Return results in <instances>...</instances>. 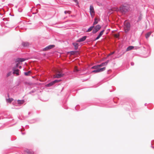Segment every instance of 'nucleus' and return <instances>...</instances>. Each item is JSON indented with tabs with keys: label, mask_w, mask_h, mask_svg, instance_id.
<instances>
[{
	"label": "nucleus",
	"mask_w": 154,
	"mask_h": 154,
	"mask_svg": "<svg viewBox=\"0 0 154 154\" xmlns=\"http://www.w3.org/2000/svg\"><path fill=\"white\" fill-rule=\"evenodd\" d=\"M129 8L128 6L121 5L119 8V10L122 13L124 14H125L126 13L129 11Z\"/></svg>",
	"instance_id": "obj_1"
},
{
	"label": "nucleus",
	"mask_w": 154,
	"mask_h": 154,
	"mask_svg": "<svg viewBox=\"0 0 154 154\" xmlns=\"http://www.w3.org/2000/svg\"><path fill=\"white\" fill-rule=\"evenodd\" d=\"M124 32L127 33L130 30L131 27V23L129 22H127L124 23Z\"/></svg>",
	"instance_id": "obj_2"
},
{
	"label": "nucleus",
	"mask_w": 154,
	"mask_h": 154,
	"mask_svg": "<svg viewBox=\"0 0 154 154\" xmlns=\"http://www.w3.org/2000/svg\"><path fill=\"white\" fill-rule=\"evenodd\" d=\"M94 27V29L93 30L92 33L93 34L96 33L101 28V26L100 25H96Z\"/></svg>",
	"instance_id": "obj_3"
},
{
	"label": "nucleus",
	"mask_w": 154,
	"mask_h": 154,
	"mask_svg": "<svg viewBox=\"0 0 154 154\" xmlns=\"http://www.w3.org/2000/svg\"><path fill=\"white\" fill-rule=\"evenodd\" d=\"M55 47V45H50L43 48L42 51H47L54 48Z\"/></svg>",
	"instance_id": "obj_4"
},
{
	"label": "nucleus",
	"mask_w": 154,
	"mask_h": 154,
	"mask_svg": "<svg viewBox=\"0 0 154 154\" xmlns=\"http://www.w3.org/2000/svg\"><path fill=\"white\" fill-rule=\"evenodd\" d=\"M87 38V36L86 35H84L82 36L81 38H79L78 40L76 41V42H84L85 40Z\"/></svg>",
	"instance_id": "obj_5"
},
{
	"label": "nucleus",
	"mask_w": 154,
	"mask_h": 154,
	"mask_svg": "<svg viewBox=\"0 0 154 154\" xmlns=\"http://www.w3.org/2000/svg\"><path fill=\"white\" fill-rule=\"evenodd\" d=\"M13 73L16 74V76L20 75V70L18 69H16L15 68H12Z\"/></svg>",
	"instance_id": "obj_6"
},
{
	"label": "nucleus",
	"mask_w": 154,
	"mask_h": 154,
	"mask_svg": "<svg viewBox=\"0 0 154 154\" xmlns=\"http://www.w3.org/2000/svg\"><path fill=\"white\" fill-rule=\"evenodd\" d=\"M26 60V59L24 58H18L16 60L15 62L20 63Z\"/></svg>",
	"instance_id": "obj_7"
},
{
	"label": "nucleus",
	"mask_w": 154,
	"mask_h": 154,
	"mask_svg": "<svg viewBox=\"0 0 154 154\" xmlns=\"http://www.w3.org/2000/svg\"><path fill=\"white\" fill-rule=\"evenodd\" d=\"M90 12L91 16L92 17V14L95 13L94 8L93 5H91L90 7Z\"/></svg>",
	"instance_id": "obj_8"
},
{
	"label": "nucleus",
	"mask_w": 154,
	"mask_h": 154,
	"mask_svg": "<svg viewBox=\"0 0 154 154\" xmlns=\"http://www.w3.org/2000/svg\"><path fill=\"white\" fill-rule=\"evenodd\" d=\"M78 42H72V44L73 45L74 47V49L75 50H77L78 49L79 46V44L78 43Z\"/></svg>",
	"instance_id": "obj_9"
},
{
	"label": "nucleus",
	"mask_w": 154,
	"mask_h": 154,
	"mask_svg": "<svg viewBox=\"0 0 154 154\" xmlns=\"http://www.w3.org/2000/svg\"><path fill=\"white\" fill-rule=\"evenodd\" d=\"M64 75L63 73H59L57 74L55 76H54V78H60L62 77H63Z\"/></svg>",
	"instance_id": "obj_10"
},
{
	"label": "nucleus",
	"mask_w": 154,
	"mask_h": 154,
	"mask_svg": "<svg viewBox=\"0 0 154 154\" xmlns=\"http://www.w3.org/2000/svg\"><path fill=\"white\" fill-rule=\"evenodd\" d=\"M29 45V43L27 42H23L22 43V45L24 47L28 48Z\"/></svg>",
	"instance_id": "obj_11"
},
{
	"label": "nucleus",
	"mask_w": 154,
	"mask_h": 154,
	"mask_svg": "<svg viewBox=\"0 0 154 154\" xmlns=\"http://www.w3.org/2000/svg\"><path fill=\"white\" fill-rule=\"evenodd\" d=\"M40 119L38 118H35L30 120L29 121V122L30 123H35L36 122L39 121Z\"/></svg>",
	"instance_id": "obj_12"
},
{
	"label": "nucleus",
	"mask_w": 154,
	"mask_h": 154,
	"mask_svg": "<svg viewBox=\"0 0 154 154\" xmlns=\"http://www.w3.org/2000/svg\"><path fill=\"white\" fill-rule=\"evenodd\" d=\"M109 62V60H107L106 62H103V63H102L101 64H100L98 65V66H99V67L103 66H104L106 65L107 64V63H108Z\"/></svg>",
	"instance_id": "obj_13"
},
{
	"label": "nucleus",
	"mask_w": 154,
	"mask_h": 154,
	"mask_svg": "<svg viewBox=\"0 0 154 154\" xmlns=\"http://www.w3.org/2000/svg\"><path fill=\"white\" fill-rule=\"evenodd\" d=\"M24 151L28 154H33L34 152L31 149H26L24 150Z\"/></svg>",
	"instance_id": "obj_14"
},
{
	"label": "nucleus",
	"mask_w": 154,
	"mask_h": 154,
	"mask_svg": "<svg viewBox=\"0 0 154 154\" xmlns=\"http://www.w3.org/2000/svg\"><path fill=\"white\" fill-rule=\"evenodd\" d=\"M134 46H131V45L129 46L127 48L126 50V51H130L131 50H133V49H134Z\"/></svg>",
	"instance_id": "obj_15"
},
{
	"label": "nucleus",
	"mask_w": 154,
	"mask_h": 154,
	"mask_svg": "<svg viewBox=\"0 0 154 154\" xmlns=\"http://www.w3.org/2000/svg\"><path fill=\"white\" fill-rule=\"evenodd\" d=\"M55 84L54 83V82L53 81L50 82L49 83H48V84H47L46 85V87H51L53 85H54Z\"/></svg>",
	"instance_id": "obj_16"
},
{
	"label": "nucleus",
	"mask_w": 154,
	"mask_h": 154,
	"mask_svg": "<svg viewBox=\"0 0 154 154\" xmlns=\"http://www.w3.org/2000/svg\"><path fill=\"white\" fill-rule=\"evenodd\" d=\"M31 73V72L30 70H29L27 72H24V74L26 76H28L30 75V74Z\"/></svg>",
	"instance_id": "obj_17"
},
{
	"label": "nucleus",
	"mask_w": 154,
	"mask_h": 154,
	"mask_svg": "<svg viewBox=\"0 0 154 154\" xmlns=\"http://www.w3.org/2000/svg\"><path fill=\"white\" fill-rule=\"evenodd\" d=\"M24 102L25 101L24 100H17V103L18 104L20 105H21L23 104L24 103Z\"/></svg>",
	"instance_id": "obj_18"
},
{
	"label": "nucleus",
	"mask_w": 154,
	"mask_h": 154,
	"mask_svg": "<svg viewBox=\"0 0 154 154\" xmlns=\"http://www.w3.org/2000/svg\"><path fill=\"white\" fill-rule=\"evenodd\" d=\"M78 51H70L68 52L67 53L68 54H70L71 55H73L76 53L78 52Z\"/></svg>",
	"instance_id": "obj_19"
},
{
	"label": "nucleus",
	"mask_w": 154,
	"mask_h": 154,
	"mask_svg": "<svg viewBox=\"0 0 154 154\" xmlns=\"http://www.w3.org/2000/svg\"><path fill=\"white\" fill-rule=\"evenodd\" d=\"M152 33V32H147L145 35V37L146 39H148V38L150 36Z\"/></svg>",
	"instance_id": "obj_20"
},
{
	"label": "nucleus",
	"mask_w": 154,
	"mask_h": 154,
	"mask_svg": "<svg viewBox=\"0 0 154 154\" xmlns=\"http://www.w3.org/2000/svg\"><path fill=\"white\" fill-rule=\"evenodd\" d=\"M94 26L92 25V26H91L88 29L86 30V32H89L90 31H91L94 28Z\"/></svg>",
	"instance_id": "obj_21"
},
{
	"label": "nucleus",
	"mask_w": 154,
	"mask_h": 154,
	"mask_svg": "<svg viewBox=\"0 0 154 154\" xmlns=\"http://www.w3.org/2000/svg\"><path fill=\"white\" fill-rule=\"evenodd\" d=\"M98 72H102L104 71L106 69V67H103V68H98Z\"/></svg>",
	"instance_id": "obj_22"
},
{
	"label": "nucleus",
	"mask_w": 154,
	"mask_h": 154,
	"mask_svg": "<svg viewBox=\"0 0 154 154\" xmlns=\"http://www.w3.org/2000/svg\"><path fill=\"white\" fill-rule=\"evenodd\" d=\"M13 100V99L12 98H8V99H6L7 102L8 103L11 102Z\"/></svg>",
	"instance_id": "obj_23"
},
{
	"label": "nucleus",
	"mask_w": 154,
	"mask_h": 154,
	"mask_svg": "<svg viewBox=\"0 0 154 154\" xmlns=\"http://www.w3.org/2000/svg\"><path fill=\"white\" fill-rule=\"evenodd\" d=\"M98 23V21L97 20V19L96 18H95L94 19V21L93 23V25L94 26V25L97 24Z\"/></svg>",
	"instance_id": "obj_24"
},
{
	"label": "nucleus",
	"mask_w": 154,
	"mask_h": 154,
	"mask_svg": "<svg viewBox=\"0 0 154 154\" xmlns=\"http://www.w3.org/2000/svg\"><path fill=\"white\" fill-rule=\"evenodd\" d=\"M105 31V29H103L102 31H101L99 33V34L98 35L99 36H100V37L102 36V35H103V33Z\"/></svg>",
	"instance_id": "obj_25"
},
{
	"label": "nucleus",
	"mask_w": 154,
	"mask_h": 154,
	"mask_svg": "<svg viewBox=\"0 0 154 154\" xmlns=\"http://www.w3.org/2000/svg\"><path fill=\"white\" fill-rule=\"evenodd\" d=\"M98 67H99V66H98V65H94V66H92L91 67V69H98Z\"/></svg>",
	"instance_id": "obj_26"
},
{
	"label": "nucleus",
	"mask_w": 154,
	"mask_h": 154,
	"mask_svg": "<svg viewBox=\"0 0 154 154\" xmlns=\"http://www.w3.org/2000/svg\"><path fill=\"white\" fill-rule=\"evenodd\" d=\"M61 81V80L60 79H55L54 81H53L54 84H55L56 83H58L60 82Z\"/></svg>",
	"instance_id": "obj_27"
},
{
	"label": "nucleus",
	"mask_w": 154,
	"mask_h": 154,
	"mask_svg": "<svg viewBox=\"0 0 154 154\" xmlns=\"http://www.w3.org/2000/svg\"><path fill=\"white\" fill-rule=\"evenodd\" d=\"M119 100V98L117 97H114L113 98V100L114 103H116V101Z\"/></svg>",
	"instance_id": "obj_28"
},
{
	"label": "nucleus",
	"mask_w": 154,
	"mask_h": 154,
	"mask_svg": "<svg viewBox=\"0 0 154 154\" xmlns=\"http://www.w3.org/2000/svg\"><path fill=\"white\" fill-rule=\"evenodd\" d=\"M35 91H36L35 89H33L30 92H29L28 93V94H31L32 93H33L35 92Z\"/></svg>",
	"instance_id": "obj_29"
},
{
	"label": "nucleus",
	"mask_w": 154,
	"mask_h": 154,
	"mask_svg": "<svg viewBox=\"0 0 154 154\" xmlns=\"http://www.w3.org/2000/svg\"><path fill=\"white\" fill-rule=\"evenodd\" d=\"M91 73H98V70L97 69L93 70L91 71Z\"/></svg>",
	"instance_id": "obj_30"
},
{
	"label": "nucleus",
	"mask_w": 154,
	"mask_h": 154,
	"mask_svg": "<svg viewBox=\"0 0 154 154\" xmlns=\"http://www.w3.org/2000/svg\"><path fill=\"white\" fill-rule=\"evenodd\" d=\"M20 64L19 63H17L16 64V65L14 67H13L12 68H15L16 69H17V68H18V66H19V64Z\"/></svg>",
	"instance_id": "obj_31"
},
{
	"label": "nucleus",
	"mask_w": 154,
	"mask_h": 154,
	"mask_svg": "<svg viewBox=\"0 0 154 154\" xmlns=\"http://www.w3.org/2000/svg\"><path fill=\"white\" fill-rule=\"evenodd\" d=\"M142 18L141 16H140L138 18V19L137 20V22H138L140 21L142 19Z\"/></svg>",
	"instance_id": "obj_32"
},
{
	"label": "nucleus",
	"mask_w": 154,
	"mask_h": 154,
	"mask_svg": "<svg viewBox=\"0 0 154 154\" xmlns=\"http://www.w3.org/2000/svg\"><path fill=\"white\" fill-rule=\"evenodd\" d=\"M11 72L10 71L7 74L6 76L7 77H9V76H10L11 75Z\"/></svg>",
	"instance_id": "obj_33"
},
{
	"label": "nucleus",
	"mask_w": 154,
	"mask_h": 154,
	"mask_svg": "<svg viewBox=\"0 0 154 154\" xmlns=\"http://www.w3.org/2000/svg\"><path fill=\"white\" fill-rule=\"evenodd\" d=\"M79 105H78L75 107V109L77 111L80 110L79 108H78V107H79Z\"/></svg>",
	"instance_id": "obj_34"
},
{
	"label": "nucleus",
	"mask_w": 154,
	"mask_h": 154,
	"mask_svg": "<svg viewBox=\"0 0 154 154\" xmlns=\"http://www.w3.org/2000/svg\"><path fill=\"white\" fill-rule=\"evenodd\" d=\"M100 37H101L100 36L98 35L95 38V39L94 40V41H95L98 39Z\"/></svg>",
	"instance_id": "obj_35"
},
{
	"label": "nucleus",
	"mask_w": 154,
	"mask_h": 154,
	"mask_svg": "<svg viewBox=\"0 0 154 154\" xmlns=\"http://www.w3.org/2000/svg\"><path fill=\"white\" fill-rule=\"evenodd\" d=\"M74 2L76 4V5H77L79 4V2L77 0H73Z\"/></svg>",
	"instance_id": "obj_36"
},
{
	"label": "nucleus",
	"mask_w": 154,
	"mask_h": 154,
	"mask_svg": "<svg viewBox=\"0 0 154 154\" xmlns=\"http://www.w3.org/2000/svg\"><path fill=\"white\" fill-rule=\"evenodd\" d=\"M140 47H138V46H134V48L135 49H138L140 48Z\"/></svg>",
	"instance_id": "obj_37"
},
{
	"label": "nucleus",
	"mask_w": 154,
	"mask_h": 154,
	"mask_svg": "<svg viewBox=\"0 0 154 154\" xmlns=\"http://www.w3.org/2000/svg\"><path fill=\"white\" fill-rule=\"evenodd\" d=\"M126 51V50L125 51H124V50L122 51L121 52V53L122 54H124Z\"/></svg>",
	"instance_id": "obj_38"
},
{
	"label": "nucleus",
	"mask_w": 154,
	"mask_h": 154,
	"mask_svg": "<svg viewBox=\"0 0 154 154\" xmlns=\"http://www.w3.org/2000/svg\"><path fill=\"white\" fill-rule=\"evenodd\" d=\"M123 102H124V100H122L121 101L120 103V104L122 105H124V103H123Z\"/></svg>",
	"instance_id": "obj_39"
},
{
	"label": "nucleus",
	"mask_w": 154,
	"mask_h": 154,
	"mask_svg": "<svg viewBox=\"0 0 154 154\" xmlns=\"http://www.w3.org/2000/svg\"><path fill=\"white\" fill-rule=\"evenodd\" d=\"M154 141L153 140H152V141H151V147L152 148H154V146H152V143H153V142Z\"/></svg>",
	"instance_id": "obj_40"
},
{
	"label": "nucleus",
	"mask_w": 154,
	"mask_h": 154,
	"mask_svg": "<svg viewBox=\"0 0 154 154\" xmlns=\"http://www.w3.org/2000/svg\"><path fill=\"white\" fill-rule=\"evenodd\" d=\"M18 11L20 12H21L22 11V9H21V8H20V9L19 8L18 9Z\"/></svg>",
	"instance_id": "obj_41"
},
{
	"label": "nucleus",
	"mask_w": 154,
	"mask_h": 154,
	"mask_svg": "<svg viewBox=\"0 0 154 154\" xmlns=\"http://www.w3.org/2000/svg\"><path fill=\"white\" fill-rule=\"evenodd\" d=\"M112 88H113V90H112L110 89V92H112V91H114L115 90V88L114 87H112Z\"/></svg>",
	"instance_id": "obj_42"
},
{
	"label": "nucleus",
	"mask_w": 154,
	"mask_h": 154,
	"mask_svg": "<svg viewBox=\"0 0 154 154\" xmlns=\"http://www.w3.org/2000/svg\"><path fill=\"white\" fill-rule=\"evenodd\" d=\"M152 27L154 28V20L152 21Z\"/></svg>",
	"instance_id": "obj_43"
},
{
	"label": "nucleus",
	"mask_w": 154,
	"mask_h": 154,
	"mask_svg": "<svg viewBox=\"0 0 154 154\" xmlns=\"http://www.w3.org/2000/svg\"><path fill=\"white\" fill-rule=\"evenodd\" d=\"M131 66H134V63L133 62H131Z\"/></svg>",
	"instance_id": "obj_44"
},
{
	"label": "nucleus",
	"mask_w": 154,
	"mask_h": 154,
	"mask_svg": "<svg viewBox=\"0 0 154 154\" xmlns=\"http://www.w3.org/2000/svg\"><path fill=\"white\" fill-rule=\"evenodd\" d=\"M63 108L65 109H68V107H65V106L64 104L63 105Z\"/></svg>",
	"instance_id": "obj_45"
},
{
	"label": "nucleus",
	"mask_w": 154,
	"mask_h": 154,
	"mask_svg": "<svg viewBox=\"0 0 154 154\" xmlns=\"http://www.w3.org/2000/svg\"><path fill=\"white\" fill-rule=\"evenodd\" d=\"M64 12L65 14H66L67 13H68V11H65Z\"/></svg>",
	"instance_id": "obj_46"
},
{
	"label": "nucleus",
	"mask_w": 154,
	"mask_h": 154,
	"mask_svg": "<svg viewBox=\"0 0 154 154\" xmlns=\"http://www.w3.org/2000/svg\"><path fill=\"white\" fill-rule=\"evenodd\" d=\"M26 128H29V126L28 125H26Z\"/></svg>",
	"instance_id": "obj_47"
},
{
	"label": "nucleus",
	"mask_w": 154,
	"mask_h": 154,
	"mask_svg": "<svg viewBox=\"0 0 154 154\" xmlns=\"http://www.w3.org/2000/svg\"><path fill=\"white\" fill-rule=\"evenodd\" d=\"M18 67L19 69H20L22 68V66H19Z\"/></svg>",
	"instance_id": "obj_48"
},
{
	"label": "nucleus",
	"mask_w": 154,
	"mask_h": 154,
	"mask_svg": "<svg viewBox=\"0 0 154 154\" xmlns=\"http://www.w3.org/2000/svg\"><path fill=\"white\" fill-rule=\"evenodd\" d=\"M21 134L23 135H24L25 134V133L24 132H21Z\"/></svg>",
	"instance_id": "obj_49"
},
{
	"label": "nucleus",
	"mask_w": 154,
	"mask_h": 154,
	"mask_svg": "<svg viewBox=\"0 0 154 154\" xmlns=\"http://www.w3.org/2000/svg\"><path fill=\"white\" fill-rule=\"evenodd\" d=\"M139 44L140 45H141V43H140V42H139Z\"/></svg>",
	"instance_id": "obj_50"
},
{
	"label": "nucleus",
	"mask_w": 154,
	"mask_h": 154,
	"mask_svg": "<svg viewBox=\"0 0 154 154\" xmlns=\"http://www.w3.org/2000/svg\"><path fill=\"white\" fill-rule=\"evenodd\" d=\"M8 94V97H9V94H8H8Z\"/></svg>",
	"instance_id": "obj_51"
},
{
	"label": "nucleus",
	"mask_w": 154,
	"mask_h": 154,
	"mask_svg": "<svg viewBox=\"0 0 154 154\" xmlns=\"http://www.w3.org/2000/svg\"><path fill=\"white\" fill-rule=\"evenodd\" d=\"M0 15H3V14H2V13H0Z\"/></svg>",
	"instance_id": "obj_52"
},
{
	"label": "nucleus",
	"mask_w": 154,
	"mask_h": 154,
	"mask_svg": "<svg viewBox=\"0 0 154 154\" xmlns=\"http://www.w3.org/2000/svg\"><path fill=\"white\" fill-rule=\"evenodd\" d=\"M30 113V112H28V115H29Z\"/></svg>",
	"instance_id": "obj_53"
},
{
	"label": "nucleus",
	"mask_w": 154,
	"mask_h": 154,
	"mask_svg": "<svg viewBox=\"0 0 154 154\" xmlns=\"http://www.w3.org/2000/svg\"><path fill=\"white\" fill-rule=\"evenodd\" d=\"M36 13H33V14H36Z\"/></svg>",
	"instance_id": "obj_54"
},
{
	"label": "nucleus",
	"mask_w": 154,
	"mask_h": 154,
	"mask_svg": "<svg viewBox=\"0 0 154 154\" xmlns=\"http://www.w3.org/2000/svg\"><path fill=\"white\" fill-rule=\"evenodd\" d=\"M99 85L98 86H99V85H100L101 84L100 83H99Z\"/></svg>",
	"instance_id": "obj_55"
},
{
	"label": "nucleus",
	"mask_w": 154,
	"mask_h": 154,
	"mask_svg": "<svg viewBox=\"0 0 154 154\" xmlns=\"http://www.w3.org/2000/svg\"><path fill=\"white\" fill-rule=\"evenodd\" d=\"M63 88H63V87L62 88V90H61V91H63Z\"/></svg>",
	"instance_id": "obj_56"
},
{
	"label": "nucleus",
	"mask_w": 154,
	"mask_h": 154,
	"mask_svg": "<svg viewBox=\"0 0 154 154\" xmlns=\"http://www.w3.org/2000/svg\"><path fill=\"white\" fill-rule=\"evenodd\" d=\"M40 5V4H38L37 5Z\"/></svg>",
	"instance_id": "obj_57"
},
{
	"label": "nucleus",
	"mask_w": 154,
	"mask_h": 154,
	"mask_svg": "<svg viewBox=\"0 0 154 154\" xmlns=\"http://www.w3.org/2000/svg\"><path fill=\"white\" fill-rule=\"evenodd\" d=\"M146 104H147V103H145V106H146Z\"/></svg>",
	"instance_id": "obj_58"
},
{
	"label": "nucleus",
	"mask_w": 154,
	"mask_h": 154,
	"mask_svg": "<svg viewBox=\"0 0 154 154\" xmlns=\"http://www.w3.org/2000/svg\"><path fill=\"white\" fill-rule=\"evenodd\" d=\"M107 30H110V29H107Z\"/></svg>",
	"instance_id": "obj_59"
},
{
	"label": "nucleus",
	"mask_w": 154,
	"mask_h": 154,
	"mask_svg": "<svg viewBox=\"0 0 154 154\" xmlns=\"http://www.w3.org/2000/svg\"><path fill=\"white\" fill-rule=\"evenodd\" d=\"M111 70H109L108 71V72H109V71H110Z\"/></svg>",
	"instance_id": "obj_60"
}]
</instances>
